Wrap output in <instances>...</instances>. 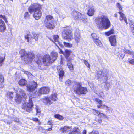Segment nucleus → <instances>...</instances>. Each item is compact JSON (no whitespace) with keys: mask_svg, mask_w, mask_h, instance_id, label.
<instances>
[{"mask_svg":"<svg viewBox=\"0 0 134 134\" xmlns=\"http://www.w3.org/2000/svg\"><path fill=\"white\" fill-rule=\"evenodd\" d=\"M58 57V53L52 52L51 53V57L49 55H44L42 58H38L36 63L40 69H44V66L48 65L50 64L55 61Z\"/></svg>","mask_w":134,"mask_h":134,"instance_id":"obj_1","label":"nucleus"},{"mask_svg":"<svg viewBox=\"0 0 134 134\" xmlns=\"http://www.w3.org/2000/svg\"><path fill=\"white\" fill-rule=\"evenodd\" d=\"M72 14L75 19H78L79 16L81 15V13L76 11H73L72 13Z\"/></svg>","mask_w":134,"mask_h":134,"instance_id":"obj_25","label":"nucleus"},{"mask_svg":"<svg viewBox=\"0 0 134 134\" xmlns=\"http://www.w3.org/2000/svg\"><path fill=\"white\" fill-rule=\"evenodd\" d=\"M123 52L124 53L131 55L134 58V52L132 51H130L128 49H124Z\"/></svg>","mask_w":134,"mask_h":134,"instance_id":"obj_28","label":"nucleus"},{"mask_svg":"<svg viewBox=\"0 0 134 134\" xmlns=\"http://www.w3.org/2000/svg\"><path fill=\"white\" fill-rule=\"evenodd\" d=\"M52 126L51 127L48 128V129H46V130L48 131H51L52 130Z\"/></svg>","mask_w":134,"mask_h":134,"instance_id":"obj_61","label":"nucleus"},{"mask_svg":"<svg viewBox=\"0 0 134 134\" xmlns=\"http://www.w3.org/2000/svg\"><path fill=\"white\" fill-rule=\"evenodd\" d=\"M117 7L119 9V10L120 11L122 10V8L120 4L119 3H117Z\"/></svg>","mask_w":134,"mask_h":134,"instance_id":"obj_54","label":"nucleus"},{"mask_svg":"<svg viewBox=\"0 0 134 134\" xmlns=\"http://www.w3.org/2000/svg\"><path fill=\"white\" fill-rule=\"evenodd\" d=\"M102 108H105L106 110L109 111L110 110V108L108 106L105 105H103V107H101Z\"/></svg>","mask_w":134,"mask_h":134,"instance_id":"obj_48","label":"nucleus"},{"mask_svg":"<svg viewBox=\"0 0 134 134\" xmlns=\"http://www.w3.org/2000/svg\"><path fill=\"white\" fill-rule=\"evenodd\" d=\"M14 121L15 122L18 123L19 122V121L18 119V118H15L14 119Z\"/></svg>","mask_w":134,"mask_h":134,"instance_id":"obj_57","label":"nucleus"},{"mask_svg":"<svg viewBox=\"0 0 134 134\" xmlns=\"http://www.w3.org/2000/svg\"><path fill=\"white\" fill-rule=\"evenodd\" d=\"M62 36L64 39L71 40L72 38V34L70 29L68 27L65 28L62 32Z\"/></svg>","mask_w":134,"mask_h":134,"instance_id":"obj_6","label":"nucleus"},{"mask_svg":"<svg viewBox=\"0 0 134 134\" xmlns=\"http://www.w3.org/2000/svg\"><path fill=\"white\" fill-rule=\"evenodd\" d=\"M57 69L59 75V80L61 81L64 75V71L62 69V67L60 66H57Z\"/></svg>","mask_w":134,"mask_h":134,"instance_id":"obj_13","label":"nucleus"},{"mask_svg":"<svg viewBox=\"0 0 134 134\" xmlns=\"http://www.w3.org/2000/svg\"><path fill=\"white\" fill-rule=\"evenodd\" d=\"M71 127H69L67 126H65L63 127H62L60 129V131L62 133L66 132L69 131H70Z\"/></svg>","mask_w":134,"mask_h":134,"instance_id":"obj_24","label":"nucleus"},{"mask_svg":"<svg viewBox=\"0 0 134 134\" xmlns=\"http://www.w3.org/2000/svg\"><path fill=\"white\" fill-rule=\"evenodd\" d=\"M97 76L98 79L101 78L103 80L107 81L108 79V77L107 74H104L102 73L101 70L98 71L97 74Z\"/></svg>","mask_w":134,"mask_h":134,"instance_id":"obj_12","label":"nucleus"},{"mask_svg":"<svg viewBox=\"0 0 134 134\" xmlns=\"http://www.w3.org/2000/svg\"><path fill=\"white\" fill-rule=\"evenodd\" d=\"M91 36L94 42L97 45L100 47L102 46V43L98 39L99 37L97 36L95 33H92Z\"/></svg>","mask_w":134,"mask_h":134,"instance_id":"obj_10","label":"nucleus"},{"mask_svg":"<svg viewBox=\"0 0 134 134\" xmlns=\"http://www.w3.org/2000/svg\"><path fill=\"white\" fill-rule=\"evenodd\" d=\"M95 100L97 102H98L99 104H102V101L100 100L98 98H96L95 99Z\"/></svg>","mask_w":134,"mask_h":134,"instance_id":"obj_49","label":"nucleus"},{"mask_svg":"<svg viewBox=\"0 0 134 134\" xmlns=\"http://www.w3.org/2000/svg\"><path fill=\"white\" fill-rule=\"evenodd\" d=\"M81 60H82L83 61L84 64H85V65H86V66H87V67L88 68H90V65L87 61L85 60L81 59Z\"/></svg>","mask_w":134,"mask_h":134,"instance_id":"obj_45","label":"nucleus"},{"mask_svg":"<svg viewBox=\"0 0 134 134\" xmlns=\"http://www.w3.org/2000/svg\"><path fill=\"white\" fill-rule=\"evenodd\" d=\"M6 29V26L4 22L0 19V32H3Z\"/></svg>","mask_w":134,"mask_h":134,"instance_id":"obj_19","label":"nucleus"},{"mask_svg":"<svg viewBox=\"0 0 134 134\" xmlns=\"http://www.w3.org/2000/svg\"><path fill=\"white\" fill-rule=\"evenodd\" d=\"M71 52L69 50L66 49L65 51L64 54L65 55V57L67 60V58H68V57L70 55Z\"/></svg>","mask_w":134,"mask_h":134,"instance_id":"obj_35","label":"nucleus"},{"mask_svg":"<svg viewBox=\"0 0 134 134\" xmlns=\"http://www.w3.org/2000/svg\"><path fill=\"white\" fill-rule=\"evenodd\" d=\"M37 86L36 82H33L31 84H29L27 85V90L29 91H32L37 87Z\"/></svg>","mask_w":134,"mask_h":134,"instance_id":"obj_11","label":"nucleus"},{"mask_svg":"<svg viewBox=\"0 0 134 134\" xmlns=\"http://www.w3.org/2000/svg\"><path fill=\"white\" fill-rule=\"evenodd\" d=\"M56 13L57 14H59L60 10V9L57 8H55L54 9Z\"/></svg>","mask_w":134,"mask_h":134,"instance_id":"obj_53","label":"nucleus"},{"mask_svg":"<svg viewBox=\"0 0 134 134\" xmlns=\"http://www.w3.org/2000/svg\"><path fill=\"white\" fill-rule=\"evenodd\" d=\"M21 57H23L26 63L29 64L31 63L35 58V55L32 51L26 52L24 49H22L19 52Z\"/></svg>","mask_w":134,"mask_h":134,"instance_id":"obj_4","label":"nucleus"},{"mask_svg":"<svg viewBox=\"0 0 134 134\" xmlns=\"http://www.w3.org/2000/svg\"><path fill=\"white\" fill-rule=\"evenodd\" d=\"M36 111V113L37 114H40V110L39 108V107L38 106L36 105V107L35 108Z\"/></svg>","mask_w":134,"mask_h":134,"instance_id":"obj_43","label":"nucleus"},{"mask_svg":"<svg viewBox=\"0 0 134 134\" xmlns=\"http://www.w3.org/2000/svg\"><path fill=\"white\" fill-rule=\"evenodd\" d=\"M118 13L120 14V20L121 21L124 20L126 24H128L127 21V19L125 17V15L122 13L121 11H119Z\"/></svg>","mask_w":134,"mask_h":134,"instance_id":"obj_23","label":"nucleus"},{"mask_svg":"<svg viewBox=\"0 0 134 134\" xmlns=\"http://www.w3.org/2000/svg\"><path fill=\"white\" fill-rule=\"evenodd\" d=\"M46 26L47 28L50 29H54L55 27L54 21L46 22Z\"/></svg>","mask_w":134,"mask_h":134,"instance_id":"obj_21","label":"nucleus"},{"mask_svg":"<svg viewBox=\"0 0 134 134\" xmlns=\"http://www.w3.org/2000/svg\"><path fill=\"white\" fill-rule=\"evenodd\" d=\"M89 134H99V133L97 131L94 130L90 133Z\"/></svg>","mask_w":134,"mask_h":134,"instance_id":"obj_52","label":"nucleus"},{"mask_svg":"<svg viewBox=\"0 0 134 134\" xmlns=\"http://www.w3.org/2000/svg\"><path fill=\"white\" fill-rule=\"evenodd\" d=\"M98 121L99 123H100L102 121L101 119H99Z\"/></svg>","mask_w":134,"mask_h":134,"instance_id":"obj_64","label":"nucleus"},{"mask_svg":"<svg viewBox=\"0 0 134 134\" xmlns=\"http://www.w3.org/2000/svg\"><path fill=\"white\" fill-rule=\"evenodd\" d=\"M59 36L58 35H55L54 36V40L55 42L54 43L55 45L59 48V46L61 47H63V45L58 41Z\"/></svg>","mask_w":134,"mask_h":134,"instance_id":"obj_15","label":"nucleus"},{"mask_svg":"<svg viewBox=\"0 0 134 134\" xmlns=\"http://www.w3.org/2000/svg\"><path fill=\"white\" fill-rule=\"evenodd\" d=\"M4 81V79L2 75L0 74V88H3L4 86L3 85V83Z\"/></svg>","mask_w":134,"mask_h":134,"instance_id":"obj_33","label":"nucleus"},{"mask_svg":"<svg viewBox=\"0 0 134 134\" xmlns=\"http://www.w3.org/2000/svg\"><path fill=\"white\" fill-rule=\"evenodd\" d=\"M103 104H99V105H97V107L98 108H101V107H103Z\"/></svg>","mask_w":134,"mask_h":134,"instance_id":"obj_59","label":"nucleus"},{"mask_svg":"<svg viewBox=\"0 0 134 134\" xmlns=\"http://www.w3.org/2000/svg\"><path fill=\"white\" fill-rule=\"evenodd\" d=\"M125 55V54L124 53H123L122 52H120L119 53V55H118V57L122 59Z\"/></svg>","mask_w":134,"mask_h":134,"instance_id":"obj_39","label":"nucleus"},{"mask_svg":"<svg viewBox=\"0 0 134 134\" xmlns=\"http://www.w3.org/2000/svg\"><path fill=\"white\" fill-rule=\"evenodd\" d=\"M40 92L42 94H46L48 93L50 91L49 88L48 87H43L40 88Z\"/></svg>","mask_w":134,"mask_h":134,"instance_id":"obj_17","label":"nucleus"},{"mask_svg":"<svg viewBox=\"0 0 134 134\" xmlns=\"http://www.w3.org/2000/svg\"><path fill=\"white\" fill-rule=\"evenodd\" d=\"M13 92L9 91L7 93V96L9 97L10 100H11L13 97Z\"/></svg>","mask_w":134,"mask_h":134,"instance_id":"obj_36","label":"nucleus"},{"mask_svg":"<svg viewBox=\"0 0 134 134\" xmlns=\"http://www.w3.org/2000/svg\"><path fill=\"white\" fill-rule=\"evenodd\" d=\"M22 71L24 72L25 74L27 75H31V74L30 72L27 71H25L24 70H23Z\"/></svg>","mask_w":134,"mask_h":134,"instance_id":"obj_50","label":"nucleus"},{"mask_svg":"<svg viewBox=\"0 0 134 134\" xmlns=\"http://www.w3.org/2000/svg\"><path fill=\"white\" fill-rule=\"evenodd\" d=\"M95 10L93 7H91L89 9L87 13L88 15L90 16H93L94 14Z\"/></svg>","mask_w":134,"mask_h":134,"instance_id":"obj_27","label":"nucleus"},{"mask_svg":"<svg viewBox=\"0 0 134 134\" xmlns=\"http://www.w3.org/2000/svg\"><path fill=\"white\" fill-rule=\"evenodd\" d=\"M34 17L36 20L39 19L41 17L42 15V12L41 10L34 12Z\"/></svg>","mask_w":134,"mask_h":134,"instance_id":"obj_18","label":"nucleus"},{"mask_svg":"<svg viewBox=\"0 0 134 134\" xmlns=\"http://www.w3.org/2000/svg\"><path fill=\"white\" fill-rule=\"evenodd\" d=\"M56 93L52 94L51 96L49 97H45L41 99V100L45 104L50 105L52 103V101H55L57 99Z\"/></svg>","mask_w":134,"mask_h":134,"instance_id":"obj_7","label":"nucleus"},{"mask_svg":"<svg viewBox=\"0 0 134 134\" xmlns=\"http://www.w3.org/2000/svg\"><path fill=\"white\" fill-rule=\"evenodd\" d=\"M19 91L20 94L25 99V101H24L23 104L22 108L27 112H30L31 111L34 109L32 97L31 96L29 98H27L25 91L22 89H20Z\"/></svg>","mask_w":134,"mask_h":134,"instance_id":"obj_2","label":"nucleus"},{"mask_svg":"<svg viewBox=\"0 0 134 134\" xmlns=\"http://www.w3.org/2000/svg\"><path fill=\"white\" fill-rule=\"evenodd\" d=\"M80 131L78 127H74L71 130H70V132L68 134H80Z\"/></svg>","mask_w":134,"mask_h":134,"instance_id":"obj_20","label":"nucleus"},{"mask_svg":"<svg viewBox=\"0 0 134 134\" xmlns=\"http://www.w3.org/2000/svg\"><path fill=\"white\" fill-rule=\"evenodd\" d=\"M0 18H3L5 21H6L7 18L5 16H3L2 15H0Z\"/></svg>","mask_w":134,"mask_h":134,"instance_id":"obj_56","label":"nucleus"},{"mask_svg":"<svg viewBox=\"0 0 134 134\" xmlns=\"http://www.w3.org/2000/svg\"><path fill=\"white\" fill-rule=\"evenodd\" d=\"M71 82L70 80L68 79L65 82V84L67 86H69L71 84Z\"/></svg>","mask_w":134,"mask_h":134,"instance_id":"obj_46","label":"nucleus"},{"mask_svg":"<svg viewBox=\"0 0 134 134\" xmlns=\"http://www.w3.org/2000/svg\"><path fill=\"white\" fill-rule=\"evenodd\" d=\"M18 83L21 86L26 85L27 84V81L24 79H22L19 80Z\"/></svg>","mask_w":134,"mask_h":134,"instance_id":"obj_30","label":"nucleus"},{"mask_svg":"<svg viewBox=\"0 0 134 134\" xmlns=\"http://www.w3.org/2000/svg\"><path fill=\"white\" fill-rule=\"evenodd\" d=\"M30 14L29 13L27 12H26L24 14V17L25 19H27L29 18L30 17Z\"/></svg>","mask_w":134,"mask_h":134,"instance_id":"obj_44","label":"nucleus"},{"mask_svg":"<svg viewBox=\"0 0 134 134\" xmlns=\"http://www.w3.org/2000/svg\"><path fill=\"white\" fill-rule=\"evenodd\" d=\"M80 20V21L83 22L84 23H86L87 21V19L86 16L81 13V15L79 16V18L78 19Z\"/></svg>","mask_w":134,"mask_h":134,"instance_id":"obj_26","label":"nucleus"},{"mask_svg":"<svg viewBox=\"0 0 134 134\" xmlns=\"http://www.w3.org/2000/svg\"><path fill=\"white\" fill-rule=\"evenodd\" d=\"M67 65L68 68L71 71H72L73 70V66L72 63V60L70 58H67Z\"/></svg>","mask_w":134,"mask_h":134,"instance_id":"obj_22","label":"nucleus"},{"mask_svg":"<svg viewBox=\"0 0 134 134\" xmlns=\"http://www.w3.org/2000/svg\"><path fill=\"white\" fill-rule=\"evenodd\" d=\"M5 54L4 55H0V67L2 66L5 59Z\"/></svg>","mask_w":134,"mask_h":134,"instance_id":"obj_32","label":"nucleus"},{"mask_svg":"<svg viewBox=\"0 0 134 134\" xmlns=\"http://www.w3.org/2000/svg\"><path fill=\"white\" fill-rule=\"evenodd\" d=\"M48 125H52L53 124H52V122L51 121H49L48 122Z\"/></svg>","mask_w":134,"mask_h":134,"instance_id":"obj_60","label":"nucleus"},{"mask_svg":"<svg viewBox=\"0 0 134 134\" xmlns=\"http://www.w3.org/2000/svg\"><path fill=\"white\" fill-rule=\"evenodd\" d=\"M33 120L34 121L37 122L38 121V119L37 118H33Z\"/></svg>","mask_w":134,"mask_h":134,"instance_id":"obj_58","label":"nucleus"},{"mask_svg":"<svg viewBox=\"0 0 134 134\" xmlns=\"http://www.w3.org/2000/svg\"><path fill=\"white\" fill-rule=\"evenodd\" d=\"M93 113L95 115H97L98 116L99 115L100 116H106V115L104 114L101 113H100L99 111L94 109V110Z\"/></svg>","mask_w":134,"mask_h":134,"instance_id":"obj_34","label":"nucleus"},{"mask_svg":"<svg viewBox=\"0 0 134 134\" xmlns=\"http://www.w3.org/2000/svg\"><path fill=\"white\" fill-rule=\"evenodd\" d=\"M75 38L77 43H79L80 40V33L78 29H76L74 33Z\"/></svg>","mask_w":134,"mask_h":134,"instance_id":"obj_14","label":"nucleus"},{"mask_svg":"<svg viewBox=\"0 0 134 134\" xmlns=\"http://www.w3.org/2000/svg\"><path fill=\"white\" fill-rule=\"evenodd\" d=\"M50 21H53L52 16L50 15L46 16L45 20V22Z\"/></svg>","mask_w":134,"mask_h":134,"instance_id":"obj_31","label":"nucleus"},{"mask_svg":"<svg viewBox=\"0 0 134 134\" xmlns=\"http://www.w3.org/2000/svg\"><path fill=\"white\" fill-rule=\"evenodd\" d=\"M34 94L36 97L41 96L42 94L41 92H40V89H39L38 91H36L34 93Z\"/></svg>","mask_w":134,"mask_h":134,"instance_id":"obj_37","label":"nucleus"},{"mask_svg":"<svg viewBox=\"0 0 134 134\" xmlns=\"http://www.w3.org/2000/svg\"><path fill=\"white\" fill-rule=\"evenodd\" d=\"M73 89L74 92L79 95L85 94L87 92L86 88L82 86L80 83L75 84L74 86Z\"/></svg>","mask_w":134,"mask_h":134,"instance_id":"obj_5","label":"nucleus"},{"mask_svg":"<svg viewBox=\"0 0 134 134\" xmlns=\"http://www.w3.org/2000/svg\"><path fill=\"white\" fill-rule=\"evenodd\" d=\"M55 118L62 120L63 119V117L59 114H56L54 115Z\"/></svg>","mask_w":134,"mask_h":134,"instance_id":"obj_38","label":"nucleus"},{"mask_svg":"<svg viewBox=\"0 0 134 134\" xmlns=\"http://www.w3.org/2000/svg\"><path fill=\"white\" fill-rule=\"evenodd\" d=\"M99 96L103 99L104 98V94L102 92H101L99 93Z\"/></svg>","mask_w":134,"mask_h":134,"instance_id":"obj_55","label":"nucleus"},{"mask_svg":"<svg viewBox=\"0 0 134 134\" xmlns=\"http://www.w3.org/2000/svg\"><path fill=\"white\" fill-rule=\"evenodd\" d=\"M106 81L105 80V81H104V83H106V86L107 88L106 90H108L109 89V88L110 87L111 85L110 83H106Z\"/></svg>","mask_w":134,"mask_h":134,"instance_id":"obj_51","label":"nucleus"},{"mask_svg":"<svg viewBox=\"0 0 134 134\" xmlns=\"http://www.w3.org/2000/svg\"><path fill=\"white\" fill-rule=\"evenodd\" d=\"M114 30L113 29H112L108 32H106L105 33V34L109 36L110 34L113 33L114 32Z\"/></svg>","mask_w":134,"mask_h":134,"instance_id":"obj_42","label":"nucleus"},{"mask_svg":"<svg viewBox=\"0 0 134 134\" xmlns=\"http://www.w3.org/2000/svg\"><path fill=\"white\" fill-rule=\"evenodd\" d=\"M109 40L111 45L114 46L116 45V39L115 35L110 37H109Z\"/></svg>","mask_w":134,"mask_h":134,"instance_id":"obj_16","label":"nucleus"},{"mask_svg":"<svg viewBox=\"0 0 134 134\" xmlns=\"http://www.w3.org/2000/svg\"><path fill=\"white\" fill-rule=\"evenodd\" d=\"M63 44L65 46L67 47H71L72 45V44L68 43H66L65 42H63Z\"/></svg>","mask_w":134,"mask_h":134,"instance_id":"obj_40","label":"nucleus"},{"mask_svg":"<svg viewBox=\"0 0 134 134\" xmlns=\"http://www.w3.org/2000/svg\"><path fill=\"white\" fill-rule=\"evenodd\" d=\"M41 8V5L37 3H34L29 8L28 10L31 13L33 12L40 10Z\"/></svg>","mask_w":134,"mask_h":134,"instance_id":"obj_9","label":"nucleus"},{"mask_svg":"<svg viewBox=\"0 0 134 134\" xmlns=\"http://www.w3.org/2000/svg\"><path fill=\"white\" fill-rule=\"evenodd\" d=\"M128 61L129 63L132 65H134V58L132 59L129 58L128 60Z\"/></svg>","mask_w":134,"mask_h":134,"instance_id":"obj_41","label":"nucleus"},{"mask_svg":"<svg viewBox=\"0 0 134 134\" xmlns=\"http://www.w3.org/2000/svg\"><path fill=\"white\" fill-rule=\"evenodd\" d=\"M33 35L34 37H32L30 34H28L25 36V38L27 40V42L30 41L34 42L38 41V38L39 36V34L33 33Z\"/></svg>","mask_w":134,"mask_h":134,"instance_id":"obj_8","label":"nucleus"},{"mask_svg":"<svg viewBox=\"0 0 134 134\" xmlns=\"http://www.w3.org/2000/svg\"><path fill=\"white\" fill-rule=\"evenodd\" d=\"M95 22L97 27L100 29H107L110 27V25L109 19L107 16L104 15L96 18Z\"/></svg>","mask_w":134,"mask_h":134,"instance_id":"obj_3","label":"nucleus"},{"mask_svg":"<svg viewBox=\"0 0 134 134\" xmlns=\"http://www.w3.org/2000/svg\"><path fill=\"white\" fill-rule=\"evenodd\" d=\"M83 134H86V131L85 130H84L83 132Z\"/></svg>","mask_w":134,"mask_h":134,"instance_id":"obj_63","label":"nucleus"},{"mask_svg":"<svg viewBox=\"0 0 134 134\" xmlns=\"http://www.w3.org/2000/svg\"><path fill=\"white\" fill-rule=\"evenodd\" d=\"M22 100V98L21 95L18 93H16V97L15 98V100L17 103H19L21 102Z\"/></svg>","mask_w":134,"mask_h":134,"instance_id":"obj_29","label":"nucleus"},{"mask_svg":"<svg viewBox=\"0 0 134 134\" xmlns=\"http://www.w3.org/2000/svg\"><path fill=\"white\" fill-rule=\"evenodd\" d=\"M12 123V121H11L8 120L7 122V124L10 125L11 123Z\"/></svg>","mask_w":134,"mask_h":134,"instance_id":"obj_62","label":"nucleus"},{"mask_svg":"<svg viewBox=\"0 0 134 134\" xmlns=\"http://www.w3.org/2000/svg\"><path fill=\"white\" fill-rule=\"evenodd\" d=\"M130 27L131 29L132 30L134 28V23L132 22H130L129 23Z\"/></svg>","mask_w":134,"mask_h":134,"instance_id":"obj_47","label":"nucleus"}]
</instances>
